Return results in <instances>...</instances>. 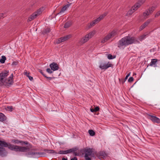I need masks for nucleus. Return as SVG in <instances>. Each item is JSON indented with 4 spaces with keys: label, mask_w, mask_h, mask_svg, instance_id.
Segmentation results:
<instances>
[{
    "label": "nucleus",
    "mask_w": 160,
    "mask_h": 160,
    "mask_svg": "<svg viewBox=\"0 0 160 160\" xmlns=\"http://www.w3.org/2000/svg\"><path fill=\"white\" fill-rule=\"evenodd\" d=\"M24 75H26L27 77H28L30 76L29 75V73L27 71L25 70L23 72Z\"/></svg>",
    "instance_id": "32"
},
{
    "label": "nucleus",
    "mask_w": 160,
    "mask_h": 160,
    "mask_svg": "<svg viewBox=\"0 0 160 160\" xmlns=\"http://www.w3.org/2000/svg\"><path fill=\"white\" fill-rule=\"evenodd\" d=\"M71 37L70 35H68L64 36L63 37H61L59 38L58 41H57V43H60L62 42H64L68 40Z\"/></svg>",
    "instance_id": "10"
},
{
    "label": "nucleus",
    "mask_w": 160,
    "mask_h": 160,
    "mask_svg": "<svg viewBox=\"0 0 160 160\" xmlns=\"http://www.w3.org/2000/svg\"><path fill=\"white\" fill-rule=\"evenodd\" d=\"M96 32V31L94 30L89 32L88 34H86L80 40L81 43L83 44L87 42L95 35Z\"/></svg>",
    "instance_id": "4"
},
{
    "label": "nucleus",
    "mask_w": 160,
    "mask_h": 160,
    "mask_svg": "<svg viewBox=\"0 0 160 160\" xmlns=\"http://www.w3.org/2000/svg\"><path fill=\"white\" fill-rule=\"evenodd\" d=\"M18 62H13L12 63V65H16L18 64Z\"/></svg>",
    "instance_id": "42"
},
{
    "label": "nucleus",
    "mask_w": 160,
    "mask_h": 160,
    "mask_svg": "<svg viewBox=\"0 0 160 160\" xmlns=\"http://www.w3.org/2000/svg\"><path fill=\"white\" fill-rule=\"evenodd\" d=\"M42 12V10L40 9L37 10V11L33 13L29 18L28 21H31L34 19L37 16L39 15Z\"/></svg>",
    "instance_id": "5"
},
{
    "label": "nucleus",
    "mask_w": 160,
    "mask_h": 160,
    "mask_svg": "<svg viewBox=\"0 0 160 160\" xmlns=\"http://www.w3.org/2000/svg\"><path fill=\"white\" fill-rule=\"evenodd\" d=\"M75 151V149L72 148L65 151L60 150L58 152V153H56L65 154L70 153L72 152H74Z\"/></svg>",
    "instance_id": "9"
},
{
    "label": "nucleus",
    "mask_w": 160,
    "mask_h": 160,
    "mask_svg": "<svg viewBox=\"0 0 160 160\" xmlns=\"http://www.w3.org/2000/svg\"><path fill=\"white\" fill-rule=\"evenodd\" d=\"M112 57L113 56L111 54H109L108 55V58L109 59H111L114 58H115V57H114L113 58Z\"/></svg>",
    "instance_id": "34"
},
{
    "label": "nucleus",
    "mask_w": 160,
    "mask_h": 160,
    "mask_svg": "<svg viewBox=\"0 0 160 160\" xmlns=\"http://www.w3.org/2000/svg\"><path fill=\"white\" fill-rule=\"evenodd\" d=\"M12 142L13 143H14L16 144H18L19 143L21 142L18 140L13 139L12 140Z\"/></svg>",
    "instance_id": "30"
},
{
    "label": "nucleus",
    "mask_w": 160,
    "mask_h": 160,
    "mask_svg": "<svg viewBox=\"0 0 160 160\" xmlns=\"http://www.w3.org/2000/svg\"><path fill=\"white\" fill-rule=\"evenodd\" d=\"M71 25V22H68L65 23L64 27L66 28H68L70 27Z\"/></svg>",
    "instance_id": "24"
},
{
    "label": "nucleus",
    "mask_w": 160,
    "mask_h": 160,
    "mask_svg": "<svg viewBox=\"0 0 160 160\" xmlns=\"http://www.w3.org/2000/svg\"><path fill=\"white\" fill-rule=\"evenodd\" d=\"M134 75H135V74H135V73H134Z\"/></svg>",
    "instance_id": "50"
},
{
    "label": "nucleus",
    "mask_w": 160,
    "mask_h": 160,
    "mask_svg": "<svg viewBox=\"0 0 160 160\" xmlns=\"http://www.w3.org/2000/svg\"><path fill=\"white\" fill-rule=\"evenodd\" d=\"M158 59H151V66H153L154 67H157V63L158 61Z\"/></svg>",
    "instance_id": "19"
},
{
    "label": "nucleus",
    "mask_w": 160,
    "mask_h": 160,
    "mask_svg": "<svg viewBox=\"0 0 160 160\" xmlns=\"http://www.w3.org/2000/svg\"><path fill=\"white\" fill-rule=\"evenodd\" d=\"M96 23V22H94V20H93L92 22H91L88 25V28H91Z\"/></svg>",
    "instance_id": "23"
},
{
    "label": "nucleus",
    "mask_w": 160,
    "mask_h": 160,
    "mask_svg": "<svg viewBox=\"0 0 160 160\" xmlns=\"http://www.w3.org/2000/svg\"><path fill=\"white\" fill-rule=\"evenodd\" d=\"M40 72H41V73L43 75V76H45V74H43V72H42L41 71Z\"/></svg>",
    "instance_id": "48"
},
{
    "label": "nucleus",
    "mask_w": 160,
    "mask_h": 160,
    "mask_svg": "<svg viewBox=\"0 0 160 160\" xmlns=\"http://www.w3.org/2000/svg\"><path fill=\"white\" fill-rule=\"evenodd\" d=\"M108 12H105L103 14L101 15L99 17L94 20V22L95 21L96 23L98 22L101 20H102L104 18L107 14Z\"/></svg>",
    "instance_id": "15"
},
{
    "label": "nucleus",
    "mask_w": 160,
    "mask_h": 160,
    "mask_svg": "<svg viewBox=\"0 0 160 160\" xmlns=\"http://www.w3.org/2000/svg\"><path fill=\"white\" fill-rule=\"evenodd\" d=\"M62 160H68L67 158H63L62 159Z\"/></svg>",
    "instance_id": "47"
},
{
    "label": "nucleus",
    "mask_w": 160,
    "mask_h": 160,
    "mask_svg": "<svg viewBox=\"0 0 160 160\" xmlns=\"http://www.w3.org/2000/svg\"><path fill=\"white\" fill-rule=\"evenodd\" d=\"M8 73V71H5L0 73V86L8 87L12 84L13 74H12L8 79H6V78L9 74Z\"/></svg>",
    "instance_id": "1"
},
{
    "label": "nucleus",
    "mask_w": 160,
    "mask_h": 160,
    "mask_svg": "<svg viewBox=\"0 0 160 160\" xmlns=\"http://www.w3.org/2000/svg\"><path fill=\"white\" fill-rule=\"evenodd\" d=\"M44 77L46 78H48V79H49V80H51L52 79V78L51 77H47L46 76H44Z\"/></svg>",
    "instance_id": "44"
},
{
    "label": "nucleus",
    "mask_w": 160,
    "mask_h": 160,
    "mask_svg": "<svg viewBox=\"0 0 160 160\" xmlns=\"http://www.w3.org/2000/svg\"><path fill=\"white\" fill-rule=\"evenodd\" d=\"M141 5V4L137 3L134 6L132 7V8L128 11V14L130 15H131L133 12L136 10Z\"/></svg>",
    "instance_id": "8"
},
{
    "label": "nucleus",
    "mask_w": 160,
    "mask_h": 160,
    "mask_svg": "<svg viewBox=\"0 0 160 160\" xmlns=\"http://www.w3.org/2000/svg\"><path fill=\"white\" fill-rule=\"evenodd\" d=\"M138 42V41L136 38L127 36L122 38L119 41L118 47L121 48L123 46L126 47L133 43H137Z\"/></svg>",
    "instance_id": "2"
},
{
    "label": "nucleus",
    "mask_w": 160,
    "mask_h": 160,
    "mask_svg": "<svg viewBox=\"0 0 160 160\" xmlns=\"http://www.w3.org/2000/svg\"><path fill=\"white\" fill-rule=\"evenodd\" d=\"M6 59V57L4 56H2L1 58L0 59V62L2 63H3L5 62V61Z\"/></svg>",
    "instance_id": "25"
},
{
    "label": "nucleus",
    "mask_w": 160,
    "mask_h": 160,
    "mask_svg": "<svg viewBox=\"0 0 160 160\" xmlns=\"http://www.w3.org/2000/svg\"><path fill=\"white\" fill-rule=\"evenodd\" d=\"M49 67L53 71L58 70L59 69V65L55 62H52L49 65Z\"/></svg>",
    "instance_id": "11"
},
{
    "label": "nucleus",
    "mask_w": 160,
    "mask_h": 160,
    "mask_svg": "<svg viewBox=\"0 0 160 160\" xmlns=\"http://www.w3.org/2000/svg\"><path fill=\"white\" fill-rule=\"evenodd\" d=\"M47 72L49 73H52L53 72V71L51 69H50L49 68H48L46 70Z\"/></svg>",
    "instance_id": "31"
},
{
    "label": "nucleus",
    "mask_w": 160,
    "mask_h": 160,
    "mask_svg": "<svg viewBox=\"0 0 160 160\" xmlns=\"http://www.w3.org/2000/svg\"><path fill=\"white\" fill-rule=\"evenodd\" d=\"M46 152L48 153H53L55 152V151L53 150H46Z\"/></svg>",
    "instance_id": "28"
},
{
    "label": "nucleus",
    "mask_w": 160,
    "mask_h": 160,
    "mask_svg": "<svg viewBox=\"0 0 160 160\" xmlns=\"http://www.w3.org/2000/svg\"><path fill=\"white\" fill-rule=\"evenodd\" d=\"M99 108L98 107H96L94 109L95 112H97L99 110Z\"/></svg>",
    "instance_id": "41"
},
{
    "label": "nucleus",
    "mask_w": 160,
    "mask_h": 160,
    "mask_svg": "<svg viewBox=\"0 0 160 160\" xmlns=\"http://www.w3.org/2000/svg\"><path fill=\"white\" fill-rule=\"evenodd\" d=\"M111 38V37H110V36L108 34L101 41V42L102 43H104L106 42H107L108 40H109Z\"/></svg>",
    "instance_id": "17"
},
{
    "label": "nucleus",
    "mask_w": 160,
    "mask_h": 160,
    "mask_svg": "<svg viewBox=\"0 0 160 160\" xmlns=\"http://www.w3.org/2000/svg\"><path fill=\"white\" fill-rule=\"evenodd\" d=\"M70 160H78V159L76 157H75L73 158H71Z\"/></svg>",
    "instance_id": "45"
},
{
    "label": "nucleus",
    "mask_w": 160,
    "mask_h": 160,
    "mask_svg": "<svg viewBox=\"0 0 160 160\" xmlns=\"http://www.w3.org/2000/svg\"><path fill=\"white\" fill-rule=\"evenodd\" d=\"M146 36V35H142L139 38L140 40L141 41L143 39H144V38H145Z\"/></svg>",
    "instance_id": "33"
},
{
    "label": "nucleus",
    "mask_w": 160,
    "mask_h": 160,
    "mask_svg": "<svg viewBox=\"0 0 160 160\" xmlns=\"http://www.w3.org/2000/svg\"><path fill=\"white\" fill-rule=\"evenodd\" d=\"M139 2L138 3H139V4H141V5L144 2V0H138Z\"/></svg>",
    "instance_id": "40"
},
{
    "label": "nucleus",
    "mask_w": 160,
    "mask_h": 160,
    "mask_svg": "<svg viewBox=\"0 0 160 160\" xmlns=\"http://www.w3.org/2000/svg\"><path fill=\"white\" fill-rule=\"evenodd\" d=\"M3 147L0 146V156L2 157L6 156L7 154L5 148Z\"/></svg>",
    "instance_id": "13"
},
{
    "label": "nucleus",
    "mask_w": 160,
    "mask_h": 160,
    "mask_svg": "<svg viewBox=\"0 0 160 160\" xmlns=\"http://www.w3.org/2000/svg\"><path fill=\"white\" fill-rule=\"evenodd\" d=\"M90 111L92 112H95L94 109L93 108H91L90 109Z\"/></svg>",
    "instance_id": "46"
},
{
    "label": "nucleus",
    "mask_w": 160,
    "mask_h": 160,
    "mask_svg": "<svg viewBox=\"0 0 160 160\" xmlns=\"http://www.w3.org/2000/svg\"><path fill=\"white\" fill-rule=\"evenodd\" d=\"M160 15V10L157 12L155 15V17L156 18Z\"/></svg>",
    "instance_id": "35"
},
{
    "label": "nucleus",
    "mask_w": 160,
    "mask_h": 160,
    "mask_svg": "<svg viewBox=\"0 0 160 160\" xmlns=\"http://www.w3.org/2000/svg\"><path fill=\"white\" fill-rule=\"evenodd\" d=\"M6 13H5L0 14V17L1 18L3 17H4L5 16H6Z\"/></svg>",
    "instance_id": "38"
},
{
    "label": "nucleus",
    "mask_w": 160,
    "mask_h": 160,
    "mask_svg": "<svg viewBox=\"0 0 160 160\" xmlns=\"http://www.w3.org/2000/svg\"><path fill=\"white\" fill-rule=\"evenodd\" d=\"M151 120L153 123H160V119L156 117V116L151 115Z\"/></svg>",
    "instance_id": "14"
},
{
    "label": "nucleus",
    "mask_w": 160,
    "mask_h": 160,
    "mask_svg": "<svg viewBox=\"0 0 160 160\" xmlns=\"http://www.w3.org/2000/svg\"><path fill=\"white\" fill-rule=\"evenodd\" d=\"M133 81V78L132 77H130L128 80L129 82H132Z\"/></svg>",
    "instance_id": "37"
},
{
    "label": "nucleus",
    "mask_w": 160,
    "mask_h": 160,
    "mask_svg": "<svg viewBox=\"0 0 160 160\" xmlns=\"http://www.w3.org/2000/svg\"><path fill=\"white\" fill-rule=\"evenodd\" d=\"M88 133L91 136H93L95 134V132L92 130H89L88 131Z\"/></svg>",
    "instance_id": "26"
},
{
    "label": "nucleus",
    "mask_w": 160,
    "mask_h": 160,
    "mask_svg": "<svg viewBox=\"0 0 160 160\" xmlns=\"http://www.w3.org/2000/svg\"><path fill=\"white\" fill-rule=\"evenodd\" d=\"M151 12H152L157 7L158 3L156 0L152 1L151 3Z\"/></svg>",
    "instance_id": "12"
},
{
    "label": "nucleus",
    "mask_w": 160,
    "mask_h": 160,
    "mask_svg": "<svg viewBox=\"0 0 160 160\" xmlns=\"http://www.w3.org/2000/svg\"><path fill=\"white\" fill-rule=\"evenodd\" d=\"M103 154V152H102V153H100V155H102Z\"/></svg>",
    "instance_id": "49"
},
{
    "label": "nucleus",
    "mask_w": 160,
    "mask_h": 160,
    "mask_svg": "<svg viewBox=\"0 0 160 160\" xmlns=\"http://www.w3.org/2000/svg\"><path fill=\"white\" fill-rule=\"evenodd\" d=\"M6 120L5 115L2 113H0V121L3 122Z\"/></svg>",
    "instance_id": "21"
},
{
    "label": "nucleus",
    "mask_w": 160,
    "mask_h": 160,
    "mask_svg": "<svg viewBox=\"0 0 160 160\" xmlns=\"http://www.w3.org/2000/svg\"><path fill=\"white\" fill-rule=\"evenodd\" d=\"M70 5L71 4L70 3L64 6L61 9L60 12L58 13V14H59L60 13L64 12L68 9V8L69 7Z\"/></svg>",
    "instance_id": "18"
},
{
    "label": "nucleus",
    "mask_w": 160,
    "mask_h": 160,
    "mask_svg": "<svg viewBox=\"0 0 160 160\" xmlns=\"http://www.w3.org/2000/svg\"><path fill=\"white\" fill-rule=\"evenodd\" d=\"M50 31V29L49 28H46L45 31V32L46 33L49 32Z\"/></svg>",
    "instance_id": "39"
},
{
    "label": "nucleus",
    "mask_w": 160,
    "mask_h": 160,
    "mask_svg": "<svg viewBox=\"0 0 160 160\" xmlns=\"http://www.w3.org/2000/svg\"><path fill=\"white\" fill-rule=\"evenodd\" d=\"M28 78L30 81H32L33 79L32 77L30 76Z\"/></svg>",
    "instance_id": "43"
},
{
    "label": "nucleus",
    "mask_w": 160,
    "mask_h": 160,
    "mask_svg": "<svg viewBox=\"0 0 160 160\" xmlns=\"http://www.w3.org/2000/svg\"><path fill=\"white\" fill-rule=\"evenodd\" d=\"M84 152L85 154L84 157L86 160H91V158L89 157L90 156L92 151L91 149L85 148L84 150Z\"/></svg>",
    "instance_id": "6"
},
{
    "label": "nucleus",
    "mask_w": 160,
    "mask_h": 160,
    "mask_svg": "<svg viewBox=\"0 0 160 160\" xmlns=\"http://www.w3.org/2000/svg\"><path fill=\"white\" fill-rule=\"evenodd\" d=\"M117 33V32H116V31L115 30H114L109 33V34L110 36V37L112 38L115 36L116 35Z\"/></svg>",
    "instance_id": "22"
},
{
    "label": "nucleus",
    "mask_w": 160,
    "mask_h": 160,
    "mask_svg": "<svg viewBox=\"0 0 160 160\" xmlns=\"http://www.w3.org/2000/svg\"><path fill=\"white\" fill-rule=\"evenodd\" d=\"M150 21L149 20H148L146 22L144 23L139 28V30L141 31L144 29L146 26H147L149 23Z\"/></svg>",
    "instance_id": "16"
},
{
    "label": "nucleus",
    "mask_w": 160,
    "mask_h": 160,
    "mask_svg": "<svg viewBox=\"0 0 160 160\" xmlns=\"http://www.w3.org/2000/svg\"><path fill=\"white\" fill-rule=\"evenodd\" d=\"M0 146L7 147L12 150L16 152H26L27 151L29 148L27 147H20L18 146L10 144H8L5 142L0 140Z\"/></svg>",
    "instance_id": "3"
},
{
    "label": "nucleus",
    "mask_w": 160,
    "mask_h": 160,
    "mask_svg": "<svg viewBox=\"0 0 160 160\" xmlns=\"http://www.w3.org/2000/svg\"><path fill=\"white\" fill-rule=\"evenodd\" d=\"M112 65L109 62L107 63L102 62L100 63L99 68L101 69H106L109 67H112Z\"/></svg>",
    "instance_id": "7"
},
{
    "label": "nucleus",
    "mask_w": 160,
    "mask_h": 160,
    "mask_svg": "<svg viewBox=\"0 0 160 160\" xmlns=\"http://www.w3.org/2000/svg\"><path fill=\"white\" fill-rule=\"evenodd\" d=\"M7 109L9 111H12L13 109V107L12 106H8L7 108Z\"/></svg>",
    "instance_id": "29"
},
{
    "label": "nucleus",
    "mask_w": 160,
    "mask_h": 160,
    "mask_svg": "<svg viewBox=\"0 0 160 160\" xmlns=\"http://www.w3.org/2000/svg\"><path fill=\"white\" fill-rule=\"evenodd\" d=\"M28 153L29 155H36L39 154V153L34 151H32Z\"/></svg>",
    "instance_id": "27"
},
{
    "label": "nucleus",
    "mask_w": 160,
    "mask_h": 160,
    "mask_svg": "<svg viewBox=\"0 0 160 160\" xmlns=\"http://www.w3.org/2000/svg\"><path fill=\"white\" fill-rule=\"evenodd\" d=\"M131 74V72H130L129 73H128L126 76V77L125 78V80L123 82H124L129 77V76Z\"/></svg>",
    "instance_id": "36"
},
{
    "label": "nucleus",
    "mask_w": 160,
    "mask_h": 160,
    "mask_svg": "<svg viewBox=\"0 0 160 160\" xmlns=\"http://www.w3.org/2000/svg\"><path fill=\"white\" fill-rule=\"evenodd\" d=\"M150 13V10L149 9L148 11H145L143 13V17L144 19H146L149 17Z\"/></svg>",
    "instance_id": "20"
}]
</instances>
